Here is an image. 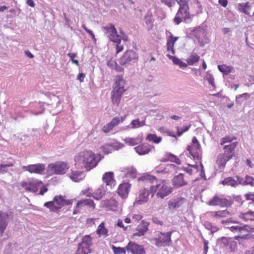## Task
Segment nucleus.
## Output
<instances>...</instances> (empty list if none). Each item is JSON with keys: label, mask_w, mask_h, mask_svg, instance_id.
I'll list each match as a JSON object with an SVG mask.
<instances>
[{"label": "nucleus", "mask_w": 254, "mask_h": 254, "mask_svg": "<svg viewBox=\"0 0 254 254\" xmlns=\"http://www.w3.org/2000/svg\"><path fill=\"white\" fill-rule=\"evenodd\" d=\"M117 63L115 60L111 59L107 62V65L112 69H114L115 66L117 65Z\"/></svg>", "instance_id": "58"}, {"label": "nucleus", "mask_w": 254, "mask_h": 254, "mask_svg": "<svg viewBox=\"0 0 254 254\" xmlns=\"http://www.w3.org/2000/svg\"><path fill=\"white\" fill-rule=\"evenodd\" d=\"M186 201L182 197H177L168 202V208L170 210H174L181 207Z\"/></svg>", "instance_id": "22"}, {"label": "nucleus", "mask_w": 254, "mask_h": 254, "mask_svg": "<svg viewBox=\"0 0 254 254\" xmlns=\"http://www.w3.org/2000/svg\"><path fill=\"white\" fill-rule=\"evenodd\" d=\"M127 251H130L132 254H145V252L143 247L132 242H129L126 247Z\"/></svg>", "instance_id": "16"}, {"label": "nucleus", "mask_w": 254, "mask_h": 254, "mask_svg": "<svg viewBox=\"0 0 254 254\" xmlns=\"http://www.w3.org/2000/svg\"><path fill=\"white\" fill-rule=\"evenodd\" d=\"M124 147V145L119 142L107 143L102 146L103 152L106 154L112 153L114 150H119Z\"/></svg>", "instance_id": "17"}, {"label": "nucleus", "mask_w": 254, "mask_h": 254, "mask_svg": "<svg viewBox=\"0 0 254 254\" xmlns=\"http://www.w3.org/2000/svg\"><path fill=\"white\" fill-rule=\"evenodd\" d=\"M250 232H247V234L243 235L240 233L237 235V238H240V240H254V235L250 234Z\"/></svg>", "instance_id": "40"}, {"label": "nucleus", "mask_w": 254, "mask_h": 254, "mask_svg": "<svg viewBox=\"0 0 254 254\" xmlns=\"http://www.w3.org/2000/svg\"><path fill=\"white\" fill-rule=\"evenodd\" d=\"M248 214H254V212L252 211H249L246 213H242L239 215V218L243 219L245 221L247 222L248 220L254 221V218H250L247 217Z\"/></svg>", "instance_id": "44"}, {"label": "nucleus", "mask_w": 254, "mask_h": 254, "mask_svg": "<svg viewBox=\"0 0 254 254\" xmlns=\"http://www.w3.org/2000/svg\"><path fill=\"white\" fill-rule=\"evenodd\" d=\"M239 225L237 226H227V228L229 229V230L232 232H239L240 233H242V232H254V227H252L251 226L248 225H245L241 223L240 222L239 224H238Z\"/></svg>", "instance_id": "13"}, {"label": "nucleus", "mask_w": 254, "mask_h": 254, "mask_svg": "<svg viewBox=\"0 0 254 254\" xmlns=\"http://www.w3.org/2000/svg\"><path fill=\"white\" fill-rule=\"evenodd\" d=\"M22 169L24 171H28L30 173L43 174L45 170V165L43 164L29 165L22 166Z\"/></svg>", "instance_id": "11"}, {"label": "nucleus", "mask_w": 254, "mask_h": 254, "mask_svg": "<svg viewBox=\"0 0 254 254\" xmlns=\"http://www.w3.org/2000/svg\"><path fill=\"white\" fill-rule=\"evenodd\" d=\"M72 201V200H65L62 195H57L54 198L53 201L45 203L44 206L49 208L52 211L57 212L63 206L71 204Z\"/></svg>", "instance_id": "5"}, {"label": "nucleus", "mask_w": 254, "mask_h": 254, "mask_svg": "<svg viewBox=\"0 0 254 254\" xmlns=\"http://www.w3.org/2000/svg\"><path fill=\"white\" fill-rule=\"evenodd\" d=\"M101 204L103 207L113 210L117 207L118 202L114 199H110L102 201Z\"/></svg>", "instance_id": "25"}, {"label": "nucleus", "mask_w": 254, "mask_h": 254, "mask_svg": "<svg viewBox=\"0 0 254 254\" xmlns=\"http://www.w3.org/2000/svg\"><path fill=\"white\" fill-rule=\"evenodd\" d=\"M167 51H171L173 54H175V50L174 49V45H173V44L171 43L170 42H169V41H167Z\"/></svg>", "instance_id": "55"}, {"label": "nucleus", "mask_w": 254, "mask_h": 254, "mask_svg": "<svg viewBox=\"0 0 254 254\" xmlns=\"http://www.w3.org/2000/svg\"><path fill=\"white\" fill-rule=\"evenodd\" d=\"M9 222V217L7 213L0 211V234L2 236Z\"/></svg>", "instance_id": "18"}, {"label": "nucleus", "mask_w": 254, "mask_h": 254, "mask_svg": "<svg viewBox=\"0 0 254 254\" xmlns=\"http://www.w3.org/2000/svg\"><path fill=\"white\" fill-rule=\"evenodd\" d=\"M172 181L174 187L176 188H179L187 184V182L184 180V175L182 173L175 176Z\"/></svg>", "instance_id": "23"}, {"label": "nucleus", "mask_w": 254, "mask_h": 254, "mask_svg": "<svg viewBox=\"0 0 254 254\" xmlns=\"http://www.w3.org/2000/svg\"><path fill=\"white\" fill-rule=\"evenodd\" d=\"M42 184V182H32L29 183V187L26 188V190L36 193L38 191V187Z\"/></svg>", "instance_id": "31"}, {"label": "nucleus", "mask_w": 254, "mask_h": 254, "mask_svg": "<svg viewBox=\"0 0 254 254\" xmlns=\"http://www.w3.org/2000/svg\"><path fill=\"white\" fill-rule=\"evenodd\" d=\"M250 185L252 186H254V179L251 176H246L245 180V185Z\"/></svg>", "instance_id": "51"}, {"label": "nucleus", "mask_w": 254, "mask_h": 254, "mask_svg": "<svg viewBox=\"0 0 254 254\" xmlns=\"http://www.w3.org/2000/svg\"><path fill=\"white\" fill-rule=\"evenodd\" d=\"M112 248L114 254H126V250L125 248L121 247H116L114 246H112Z\"/></svg>", "instance_id": "48"}, {"label": "nucleus", "mask_w": 254, "mask_h": 254, "mask_svg": "<svg viewBox=\"0 0 254 254\" xmlns=\"http://www.w3.org/2000/svg\"><path fill=\"white\" fill-rule=\"evenodd\" d=\"M145 125V120L140 121L138 119L133 120L130 123V124L127 127L129 128H136Z\"/></svg>", "instance_id": "32"}, {"label": "nucleus", "mask_w": 254, "mask_h": 254, "mask_svg": "<svg viewBox=\"0 0 254 254\" xmlns=\"http://www.w3.org/2000/svg\"><path fill=\"white\" fill-rule=\"evenodd\" d=\"M166 56L170 60H171L173 61L174 64L179 65L181 68H185L187 66V64L186 63L182 61L177 57L172 56L169 54H167Z\"/></svg>", "instance_id": "29"}, {"label": "nucleus", "mask_w": 254, "mask_h": 254, "mask_svg": "<svg viewBox=\"0 0 254 254\" xmlns=\"http://www.w3.org/2000/svg\"><path fill=\"white\" fill-rule=\"evenodd\" d=\"M82 28L92 37L93 39H95V35L92 31L88 29L85 25H82Z\"/></svg>", "instance_id": "59"}, {"label": "nucleus", "mask_w": 254, "mask_h": 254, "mask_svg": "<svg viewBox=\"0 0 254 254\" xmlns=\"http://www.w3.org/2000/svg\"><path fill=\"white\" fill-rule=\"evenodd\" d=\"M97 234L99 235H104V236H108V230L105 228L104 224L102 222L98 226V229L96 231Z\"/></svg>", "instance_id": "37"}, {"label": "nucleus", "mask_w": 254, "mask_h": 254, "mask_svg": "<svg viewBox=\"0 0 254 254\" xmlns=\"http://www.w3.org/2000/svg\"><path fill=\"white\" fill-rule=\"evenodd\" d=\"M236 138L235 137H230L229 136H226L225 137L222 138L220 140V144L224 145L225 143H231L232 141L234 140H236Z\"/></svg>", "instance_id": "46"}, {"label": "nucleus", "mask_w": 254, "mask_h": 254, "mask_svg": "<svg viewBox=\"0 0 254 254\" xmlns=\"http://www.w3.org/2000/svg\"><path fill=\"white\" fill-rule=\"evenodd\" d=\"M91 253L90 249H87L85 247H82L78 245L76 254H88Z\"/></svg>", "instance_id": "43"}, {"label": "nucleus", "mask_w": 254, "mask_h": 254, "mask_svg": "<svg viewBox=\"0 0 254 254\" xmlns=\"http://www.w3.org/2000/svg\"><path fill=\"white\" fill-rule=\"evenodd\" d=\"M75 165L78 169H84L89 171L95 167L98 163L95 159V155L91 151H84L75 156Z\"/></svg>", "instance_id": "2"}, {"label": "nucleus", "mask_w": 254, "mask_h": 254, "mask_svg": "<svg viewBox=\"0 0 254 254\" xmlns=\"http://www.w3.org/2000/svg\"><path fill=\"white\" fill-rule=\"evenodd\" d=\"M149 223L143 220L141 222V224L138 225L136 228V230L137 232L134 233V236H143L145 233L148 230V226L149 225Z\"/></svg>", "instance_id": "24"}, {"label": "nucleus", "mask_w": 254, "mask_h": 254, "mask_svg": "<svg viewBox=\"0 0 254 254\" xmlns=\"http://www.w3.org/2000/svg\"><path fill=\"white\" fill-rule=\"evenodd\" d=\"M115 84V86L114 87L112 92L122 95L125 91L124 89L125 81L123 76L121 75L116 76Z\"/></svg>", "instance_id": "12"}, {"label": "nucleus", "mask_w": 254, "mask_h": 254, "mask_svg": "<svg viewBox=\"0 0 254 254\" xmlns=\"http://www.w3.org/2000/svg\"><path fill=\"white\" fill-rule=\"evenodd\" d=\"M137 174V171L135 168L133 167L130 168L129 171L127 173V177H129L132 179H134Z\"/></svg>", "instance_id": "47"}, {"label": "nucleus", "mask_w": 254, "mask_h": 254, "mask_svg": "<svg viewBox=\"0 0 254 254\" xmlns=\"http://www.w3.org/2000/svg\"><path fill=\"white\" fill-rule=\"evenodd\" d=\"M173 189L170 186L169 182L165 180H161L155 186H151L150 191L153 196L154 193H156L157 197L164 198L172 192Z\"/></svg>", "instance_id": "3"}, {"label": "nucleus", "mask_w": 254, "mask_h": 254, "mask_svg": "<svg viewBox=\"0 0 254 254\" xmlns=\"http://www.w3.org/2000/svg\"><path fill=\"white\" fill-rule=\"evenodd\" d=\"M169 7L174 5L177 2L180 5L179 9L174 19V22L179 24L182 21H184L186 23H189L191 21L192 16L190 14L188 4V0H161Z\"/></svg>", "instance_id": "1"}, {"label": "nucleus", "mask_w": 254, "mask_h": 254, "mask_svg": "<svg viewBox=\"0 0 254 254\" xmlns=\"http://www.w3.org/2000/svg\"><path fill=\"white\" fill-rule=\"evenodd\" d=\"M218 68L220 71L222 72L224 74H228L229 73H230L233 69L232 66L226 65V64L219 65Z\"/></svg>", "instance_id": "36"}, {"label": "nucleus", "mask_w": 254, "mask_h": 254, "mask_svg": "<svg viewBox=\"0 0 254 254\" xmlns=\"http://www.w3.org/2000/svg\"><path fill=\"white\" fill-rule=\"evenodd\" d=\"M245 196H246V199L252 200V201H254V192L247 193L245 194Z\"/></svg>", "instance_id": "60"}, {"label": "nucleus", "mask_w": 254, "mask_h": 254, "mask_svg": "<svg viewBox=\"0 0 254 254\" xmlns=\"http://www.w3.org/2000/svg\"><path fill=\"white\" fill-rule=\"evenodd\" d=\"M166 156L168 157V159L172 162H173V160H174V159L177 157L176 156L170 153H167L166 154Z\"/></svg>", "instance_id": "61"}, {"label": "nucleus", "mask_w": 254, "mask_h": 254, "mask_svg": "<svg viewBox=\"0 0 254 254\" xmlns=\"http://www.w3.org/2000/svg\"><path fill=\"white\" fill-rule=\"evenodd\" d=\"M146 139L149 141L157 144L161 141L162 137L160 136L158 137L155 134H148L146 137Z\"/></svg>", "instance_id": "34"}, {"label": "nucleus", "mask_w": 254, "mask_h": 254, "mask_svg": "<svg viewBox=\"0 0 254 254\" xmlns=\"http://www.w3.org/2000/svg\"><path fill=\"white\" fill-rule=\"evenodd\" d=\"M232 203L231 200L216 195L213 196L208 203L210 206H219L221 207H228L231 205Z\"/></svg>", "instance_id": "10"}, {"label": "nucleus", "mask_w": 254, "mask_h": 254, "mask_svg": "<svg viewBox=\"0 0 254 254\" xmlns=\"http://www.w3.org/2000/svg\"><path fill=\"white\" fill-rule=\"evenodd\" d=\"M205 78L208 83L213 87H215L214 78L213 76L211 73H207Z\"/></svg>", "instance_id": "50"}, {"label": "nucleus", "mask_w": 254, "mask_h": 254, "mask_svg": "<svg viewBox=\"0 0 254 254\" xmlns=\"http://www.w3.org/2000/svg\"><path fill=\"white\" fill-rule=\"evenodd\" d=\"M192 143V146H188L187 150L189 151L190 154L194 159H201L200 145L199 144L196 137H193Z\"/></svg>", "instance_id": "9"}, {"label": "nucleus", "mask_w": 254, "mask_h": 254, "mask_svg": "<svg viewBox=\"0 0 254 254\" xmlns=\"http://www.w3.org/2000/svg\"><path fill=\"white\" fill-rule=\"evenodd\" d=\"M149 195V190L144 188L141 189L138 192V196L136 198L134 202V205L141 204L146 203L148 200V196Z\"/></svg>", "instance_id": "15"}, {"label": "nucleus", "mask_w": 254, "mask_h": 254, "mask_svg": "<svg viewBox=\"0 0 254 254\" xmlns=\"http://www.w3.org/2000/svg\"><path fill=\"white\" fill-rule=\"evenodd\" d=\"M221 223L227 228V226H231L230 223L239 224L240 222L233 221L232 218H229L226 220H222Z\"/></svg>", "instance_id": "49"}, {"label": "nucleus", "mask_w": 254, "mask_h": 254, "mask_svg": "<svg viewBox=\"0 0 254 254\" xmlns=\"http://www.w3.org/2000/svg\"><path fill=\"white\" fill-rule=\"evenodd\" d=\"M138 54L133 50H127L120 58L119 62L122 65L128 66L137 62Z\"/></svg>", "instance_id": "7"}, {"label": "nucleus", "mask_w": 254, "mask_h": 254, "mask_svg": "<svg viewBox=\"0 0 254 254\" xmlns=\"http://www.w3.org/2000/svg\"><path fill=\"white\" fill-rule=\"evenodd\" d=\"M231 215V213L227 209L219 211L220 218L226 217Z\"/></svg>", "instance_id": "54"}, {"label": "nucleus", "mask_w": 254, "mask_h": 254, "mask_svg": "<svg viewBox=\"0 0 254 254\" xmlns=\"http://www.w3.org/2000/svg\"><path fill=\"white\" fill-rule=\"evenodd\" d=\"M223 185L231 186L235 187L238 185V183L232 177H228L221 182Z\"/></svg>", "instance_id": "35"}, {"label": "nucleus", "mask_w": 254, "mask_h": 254, "mask_svg": "<svg viewBox=\"0 0 254 254\" xmlns=\"http://www.w3.org/2000/svg\"><path fill=\"white\" fill-rule=\"evenodd\" d=\"M226 156L223 154H220L218 156L216 164L219 169H223L225 168L226 163L229 160Z\"/></svg>", "instance_id": "26"}, {"label": "nucleus", "mask_w": 254, "mask_h": 254, "mask_svg": "<svg viewBox=\"0 0 254 254\" xmlns=\"http://www.w3.org/2000/svg\"><path fill=\"white\" fill-rule=\"evenodd\" d=\"M131 184L128 182L123 183L120 185L118 189V194L122 198H126L127 197L130 191Z\"/></svg>", "instance_id": "19"}, {"label": "nucleus", "mask_w": 254, "mask_h": 254, "mask_svg": "<svg viewBox=\"0 0 254 254\" xmlns=\"http://www.w3.org/2000/svg\"><path fill=\"white\" fill-rule=\"evenodd\" d=\"M85 205H87L93 209H94L95 207V204L94 203L93 200L90 199H82L78 201L76 204V207H81Z\"/></svg>", "instance_id": "27"}, {"label": "nucleus", "mask_w": 254, "mask_h": 254, "mask_svg": "<svg viewBox=\"0 0 254 254\" xmlns=\"http://www.w3.org/2000/svg\"><path fill=\"white\" fill-rule=\"evenodd\" d=\"M110 123L112 124L113 127L117 126L120 124L119 117H116L114 118Z\"/></svg>", "instance_id": "57"}, {"label": "nucleus", "mask_w": 254, "mask_h": 254, "mask_svg": "<svg viewBox=\"0 0 254 254\" xmlns=\"http://www.w3.org/2000/svg\"><path fill=\"white\" fill-rule=\"evenodd\" d=\"M152 221L154 223L156 224H158V225H162V222L161 221H160L158 218H157V217H153L152 218Z\"/></svg>", "instance_id": "63"}, {"label": "nucleus", "mask_w": 254, "mask_h": 254, "mask_svg": "<svg viewBox=\"0 0 254 254\" xmlns=\"http://www.w3.org/2000/svg\"><path fill=\"white\" fill-rule=\"evenodd\" d=\"M154 147L147 144L142 143L134 148L135 152L139 155L148 154Z\"/></svg>", "instance_id": "21"}, {"label": "nucleus", "mask_w": 254, "mask_h": 254, "mask_svg": "<svg viewBox=\"0 0 254 254\" xmlns=\"http://www.w3.org/2000/svg\"><path fill=\"white\" fill-rule=\"evenodd\" d=\"M84 177V173L79 171H72L70 175V179L74 182H78L81 180Z\"/></svg>", "instance_id": "30"}, {"label": "nucleus", "mask_w": 254, "mask_h": 254, "mask_svg": "<svg viewBox=\"0 0 254 254\" xmlns=\"http://www.w3.org/2000/svg\"><path fill=\"white\" fill-rule=\"evenodd\" d=\"M105 194V191L102 189H98L95 192L93 193V197L99 200Z\"/></svg>", "instance_id": "42"}, {"label": "nucleus", "mask_w": 254, "mask_h": 254, "mask_svg": "<svg viewBox=\"0 0 254 254\" xmlns=\"http://www.w3.org/2000/svg\"><path fill=\"white\" fill-rule=\"evenodd\" d=\"M79 245L85 247L87 249H90V246L92 245L91 237L89 235L85 236L82 239V242Z\"/></svg>", "instance_id": "33"}, {"label": "nucleus", "mask_w": 254, "mask_h": 254, "mask_svg": "<svg viewBox=\"0 0 254 254\" xmlns=\"http://www.w3.org/2000/svg\"><path fill=\"white\" fill-rule=\"evenodd\" d=\"M190 127V125L188 126H186L185 127H184V128H183L182 129H180V127H177V134L178 136H181L182 135V134L188 131Z\"/></svg>", "instance_id": "52"}, {"label": "nucleus", "mask_w": 254, "mask_h": 254, "mask_svg": "<svg viewBox=\"0 0 254 254\" xmlns=\"http://www.w3.org/2000/svg\"><path fill=\"white\" fill-rule=\"evenodd\" d=\"M68 169L67 164L63 162H57L48 166V171L56 174H64Z\"/></svg>", "instance_id": "8"}, {"label": "nucleus", "mask_w": 254, "mask_h": 254, "mask_svg": "<svg viewBox=\"0 0 254 254\" xmlns=\"http://www.w3.org/2000/svg\"><path fill=\"white\" fill-rule=\"evenodd\" d=\"M122 95L112 92V101L114 105L118 106L120 103Z\"/></svg>", "instance_id": "41"}, {"label": "nucleus", "mask_w": 254, "mask_h": 254, "mask_svg": "<svg viewBox=\"0 0 254 254\" xmlns=\"http://www.w3.org/2000/svg\"><path fill=\"white\" fill-rule=\"evenodd\" d=\"M172 232L171 231L167 233L158 231L153 241L155 242V245L158 247L170 246L172 243Z\"/></svg>", "instance_id": "6"}, {"label": "nucleus", "mask_w": 254, "mask_h": 254, "mask_svg": "<svg viewBox=\"0 0 254 254\" xmlns=\"http://www.w3.org/2000/svg\"><path fill=\"white\" fill-rule=\"evenodd\" d=\"M113 127L112 124L109 123L104 126L102 128V130L103 132L105 133L109 132L110 130H111L113 128Z\"/></svg>", "instance_id": "53"}, {"label": "nucleus", "mask_w": 254, "mask_h": 254, "mask_svg": "<svg viewBox=\"0 0 254 254\" xmlns=\"http://www.w3.org/2000/svg\"><path fill=\"white\" fill-rule=\"evenodd\" d=\"M178 38L177 37H173L172 35H171L169 39L168 40V41L170 42L171 43L175 44L176 41L178 40Z\"/></svg>", "instance_id": "62"}, {"label": "nucleus", "mask_w": 254, "mask_h": 254, "mask_svg": "<svg viewBox=\"0 0 254 254\" xmlns=\"http://www.w3.org/2000/svg\"><path fill=\"white\" fill-rule=\"evenodd\" d=\"M218 242L221 246L228 247L231 251H234L237 247V243L233 238L222 237L218 240Z\"/></svg>", "instance_id": "14"}, {"label": "nucleus", "mask_w": 254, "mask_h": 254, "mask_svg": "<svg viewBox=\"0 0 254 254\" xmlns=\"http://www.w3.org/2000/svg\"><path fill=\"white\" fill-rule=\"evenodd\" d=\"M237 144L238 142L236 141L233 142L228 145H224L223 147L224 153H223V154L226 156V158H228V159H231L232 158L234 154V151L235 149Z\"/></svg>", "instance_id": "20"}, {"label": "nucleus", "mask_w": 254, "mask_h": 254, "mask_svg": "<svg viewBox=\"0 0 254 254\" xmlns=\"http://www.w3.org/2000/svg\"><path fill=\"white\" fill-rule=\"evenodd\" d=\"M156 180L155 177L150 175H143L138 179V181L150 182L153 183L154 181Z\"/></svg>", "instance_id": "39"}, {"label": "nucleus", "mask_w": 254, "mask_h": 254, "mask_svg": "<svg viewBox=\"0 0 254 254\" xmlns=\"http://www.w3.org/2000/svg\"><path fill=\"white\" fill-rule=\"evenodd\" d=\"M137 138L127 137L124 139V141L126 144L130 146H134L137 144Z\"/></svg>", "instance_id": "45"}, {"label": "nucleus", "mask_w": 254, "mask_h": 254, "mask_svg": "<svg viewBox=\"0 0 254 254\" xmlns=\"http://www.w3.org/2000/svg\"><path fill=\"white\" fill-rule=\"evenodd\" d=\"M200 59L199 56L195 54L190 55L189 58L187 60L188 64L189 65H193L194 64L198 62Z\"/></svg>", "instance_id": "38"}, {"label": "nucleus", "mask_w": 254, "mask_h": 254, "mask_svg": "<svg viewBox=\"0 0 254 254\" xmlns=\"http://www.w3.org/2000/svg\"><path fill=\"white\" fill-rule=\"evenodd\" d=\"M103 31L106 37L110 41L116 43V53L118 54L124 49L123 45L121 44V36L117 33L116 29L114 25L111 24L106 27H103Z\"/></svg>", "instance_id": "4"}, {"label": "nucleus", "mask_w": 254, "mask_h": 254, "mask_svg": "<svg viewBox=\"0 0 254 254\" xmlns=\"http://www.w3.org/2000/svg\"><path fill=\"white\" fill-rule=\"evenodd\" d=\"M113 177L114 174L113 172H107L104 174L102 180L104 182L106 183L107 186H111L115 182Z\"/></svg>", "instance_id": "28"}, {"label": "nucleus", "mask_w": 254, "mask_h": 254, "mask_svg": "<svg viewBox=\"0 0 254 254\" xmlns=\"http://www.w3.org/2000/svg\"><path fill=\"white\" fill-rule=\"evenodd\" d=\"M238 9L239 11L244 13L245 14L250 15V12H249L248 9L244 6H240V3L238 5Z\"/></svg>", "instance_id": "56"}, {"label": "nucleus", "mask_w": 254, "mask_h": 254, "mask_svg": "<svg viewBox=\"0 0 254 254\" xmlns=\"http://www.w3.org/2000/svg\"><path fill=\"white\" fill-rule=\"evenodd\" d=\"M7 172V170L6 168L4 167V164H0V174L2 173H5Z\"/></svg>", "instance_id": "64"}]
</instances>
